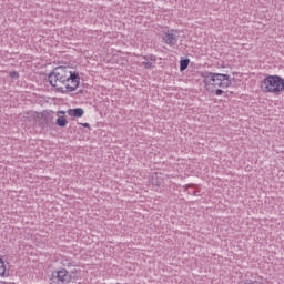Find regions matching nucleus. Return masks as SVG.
<instances>
[{"instance_id":"3","label":"nucleus","mask_w":284,"mask_h":284,"mask_svg":"<svg viewBox=\"0 0 284 284\" xmlns=\"http://www.w3.org/2000/svg\"><path fill=\"white\" fill-rule=\"evenodd\" d=\"M260 88L266 94H281L284 90V79L280 75H266L261 81Z\"/></svg>"},{"instance_id":"2","label":"nucleus","mask_w":284,"mask_h":284,"mask_svg":"<svg viewBox=\"0 0 284 284\" xmlns=\"http://www.w3.org/2000/svg\"><path fill=\"white\" fill-rule=\"evenodd\" d=\"M201 77L203 79L204 85L209 92H213L214 88H230L232 85V80H230L229 74L214 73V72H202Z\"/></svg>"},{"instance_id":"1","label":"nucleus","mask_w":284,"mask_h":284,"mask_svg":"<svg viewBox=\"0 0 284 284\" xmlns=\"http://www.w3.org/2000/svg\"><path fill=\"white\" fill-rule=\"evenodd\" d=\"M50 85L54 88L58 92L62 94H68V92H74L81 83V78L79 72L71 71L68 67L55 68L48 77Z\"/></svg>"},{"instance_id":"5","label":"nucleus","mask_w":284,"mask_h":284,"mask_svg":"<svg viewBox=\"0 0 284 284\" xmlns=\"http://www.w3.org/2000/svg\"><path fill=\"white\" fill-rule=\"evenodd\" d=\"M179 32L174 30H168L164 32L163 41L166 43V45H176V42L179 41Z\"/></svg>"},{"instance_id":"14","label":"nucleus","mask_w":284,"mask_h":284,"mask_svg":"<svg viewBox=\"0 0 284 284\" xmlns=\"http://www.w3.org/2000/svg\"><path fill=\"white\" fill-rule=\"evenodd\" d=\"M81 125H82L83 128H90V124H89V123H81Z\"/></svg>"},{"instance_id":"12","label":"nucleus","mask_w":284,"mask_h":284,"mask_svg":"<svg viewBox=\"0 0 284 284\" xmlns=\"http://www.w3.org/2000/svg\"><path fill=\"white\" fill-rule=\"evenodd\" d=\"M10 77H11V79H19V73L12 72V73L10 74Z\"/></svg>"},{"instance_id":"16","label":"nucleus","mask_w":284,"mask_h":284,"mask_svg":"<svg viewBox=\"0 0 284 284\" xmlns=\"http://www.w3.org/2000/svg\"><path fill=\"white\" fill-rule=\"evenodd\" d=\"M187 187H190V186H185V191L187 192Z\"/></svg>"},{"instance_id":"11","label":"nucleus","mask_w":284,"mask_h":284,"mask_svg":"<svg viewBox=\"0 0 284 284\" xmlns=\"http://www.w3.org/2000/svg\"><path fill=\"white\" fill-rule=\"evenodd\" d=\"M161 183H163V180L159 176H153V185H155L156 187H159L161 185Z\"/></svg>"},{"instance_id":"7","label":"nucleus","mask_w":284,"mask_h":284,"mask_svg":"<svg viewBox=\"0 0 284 284\" xmlns=\"http://www.w3.org/2000/svg\"><path fill=\"white\" fill-rule=\"evenodd\" d=\"M67 113L69 116H73L74 119H81V116L85 114V111H83L82 108H75V109H69Z\"/></svg>"},{"instance_id":"8","label":"nucleus","mask_w":284,"mask_h":284,"mask_svg":"<svg viewBox=\"0 0 284 284\" xmlns=\"http://www.w3.org/2000/svg\"><path fill=\"white\" fill-rule=\"evenodd\" d=\"M9 275L10 273L6 271V262H3V260H0V276L2 278H6V276H9Z\"/></svg>"},{"instance_id":"10","label":"nucleus","mask_w":284,"mask_h":284,"mask_svg":"<svg viewBox=\"0 0 284 284\" xmlns=\"http://www.w3.org/2000/svg\"><path fill=\"white\" fill-rule=\"evenodd\" d=\"M57 125H59L60 128H65V125H68V120H65V118L63 116H59L57 119Z\"/></svg>"},{"instance_id":"17","label":"nucleus","mask_w":284,"mask_h":284,"mask_svg":"<svg viewBox=\"0 0 284 284\" xmlns=\"http://www.w3.org/2000/svg\"><path fill=\"white\" fill-rule=\"evenodd\" d=\"M0 261H3V260L0 257Z\"/></svg>"},{"instance_id":"15","label":"nucleus","mask_w":284,"mask_h":284,"mask_svg":"<svg viewBox=\"0 0 284 284\" xmlns=\"http://www.w3.org/2000/svg\"><path fill=\"white\" fill-rule=\"evenodd\" d=\"M194 196H199V194L196 193V191L193 192Z\"/></svg>"},{"instance_id":"6","label":"nucleus","mask_w":284,"mask_h":284,"mask_svg":"<svg viewBox=\"0 0 284 284\" xmlns=\"http://www.w3.org/2000/svg\"><path fill=\"white\" fill-rule=\"evenodd\" d=\"M144 61H142L143 68L145 70H152L154 68V63H156V57L154 55H145L143 57Z\"/></svg>"},{"instance_id":"4","label":"nucleus","mask_w":284,"mask_h":284,"mask_svg":"<svg viewBox=\"0 0 284 284\" xmlns=\"http://www.w3.org/2000/svg\"><path fill=\"white\" fill-rule=\"evenodd\" d=\"M72 281V275L65 268L53 271L50 278V284H69Z\"/></svg>"},{"instance_id":"9","label":"nucleus","mask_w":284,"mask_h":284,"mask_svg":"<svg viewBox=\"0 0 284 284\" xmlns=\"http://www.w3.org/2000/svg\"><path fill=\"white\" fill-rule=\"evenodd\" d=\"M190 65V60L184 59L180 61V70L183 72L184 70H187V67Z\"/></svg>"},{"instance_id":"13","label":"nucleus","mask_w":284,"mask_h":284,"mask_svg":"<svg viewBox=\"0 0 284 284\" xmlns=\"http://www.w3.org/2000/svg\"><path fill=\"white\" fill-rule=\"evenodd\" d=\"M215 94L216 97H221V94H223V90L221 89L215 90Z\"/></svg>"}]
</instances>
